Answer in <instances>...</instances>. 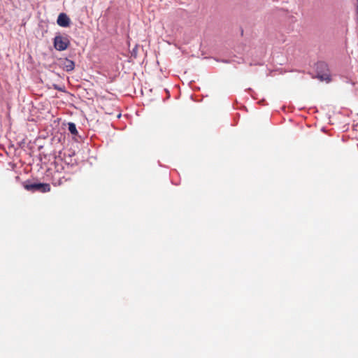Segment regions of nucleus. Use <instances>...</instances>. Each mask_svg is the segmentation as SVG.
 <instances>
[{"mask_svg": "<svg viewBox=\"0 0 358 358\" xmlns=\"http://www.w3.org/2000/svg\"><path fill=\"white\" fill-rule=\"evenodd\" d=\"M69 45L70 41L67 36H56L54 38V47L57 50H65Z\"/></svg>", "mask_w": 358, "mask_h": 358, "instance_id": "2", "label": "nucleus"}, {"mask_svg": "<svg viewBox=\"0 0 358 358\" xmlns=\"http://www.w3.org/2000/svg\"><path fill=\"white\" fill-rule=\"evenodd\" d=\"M68 129L71 132V134H72L73 135H76L78 134L76 126L73 122H69L68 124Z\"/></svg>", "mask_w": 358, "mask_h": 358, "instance_id": "5", "label": "nucleus"}, {"mask_svg": "<svg viewBox=\"0 0 358 358\" xmlns=\"http://www.w3.org/2000/svg\"><path fill=\"white\" fill-rule=\"evenodd\" d=\"M320 78L321 80H327V82L330 80L328 75H322L320 77Z\"/></svg>", "mask_w": 358, "mask_h": 358, "instance_id": "7", "label": "nucleus"}, {"mask_svg": "<svg viewBox=\"0 0 358 358\" xmlns=\"http://www.w3.org/2000/svg\"><path fill=\"white\" fill-rule=\"evenodd\" d=\"M24 188L32 192H39L41 193L49 192L51 189L50 185L48 183L34 182L30 183L29 181H26L23 184Z\"/></svg>", "mask_w": 358, "mask_h": 358, "instance_id": "1", "label": "nucleus"}, {"mask_svg": "<svg viewBox=\"0 0 358 358\" xmlns=\"http://www.w3.org/2000/svg\"><path fill=\"white\" fill-rule=\"evenodd\" d=\"M61 62V66L66 71H71L75 68V63L71 59L66 58L64 59Z\"/></svg>", "mask_w": 358, "mask_h": 358, "instance_id": "4", "label": "nucleus"}, {"mask_svg": "<svg viewBox=\"0 0 358 358\" xmlns=\"http://www.w3.org/2000/svg\"><path fill=\"white\" fill-rule=\"evenodd\" d=\"M355 12V21L358 24V0H355L354 3Z\"/></svg>", "mask_w": 358, "mask_h": 358, "instance_id": "6", "label": "nucleus"}, {"mask_svg": "<svg viewBox=\"0 0 358 358\" xmlns=\"http://www.w3.org/2000/svg\"><path fill=\"white\" fill-rule=\"evenodd\" d=\"M57 22L60 27H67L70 24V19L66 14L62 13L59 15Z\"/></svg>", "mask_w": 358, "mask_h": 358, "instance_id": "3", "label": "nucleus"}]
</instances>
